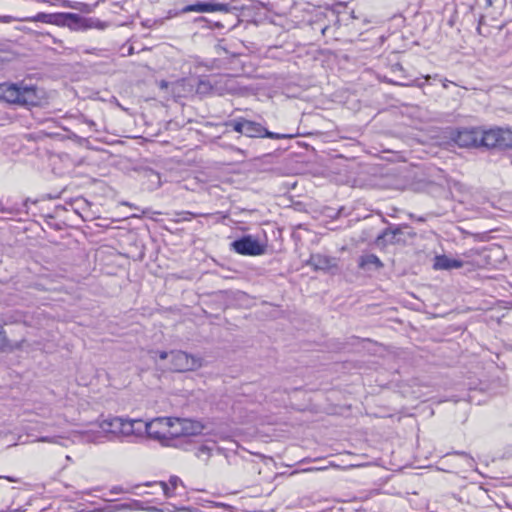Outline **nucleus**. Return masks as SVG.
Masks as SVG:
<instances>
[{
  "mask_svg": "<svg viewBox=\"0 0 512 512\" xmlns=\"http://www.w3.org/2000/svg\"><path fill=\"white\" fill-rule=\"evenodd\" d=\"M231 250L240 255L246 256H259L265 253L266 245L260 243L251 235H245L239 239L234 240L230 244Z\"/></svg>",
  "mask_w": 512,
  "mask_h": 512,
  "instance_id": "6e6552de",
  "label": "nucleus"
},
{
  "mask_svg": "<svg viewBox=\"0 0 512 512\" xmlns=\"http://www.w3.org/2000/svg\"><path fill=\"white\" fill-rule=\"evenodd\" d=\"M181 421H182L183 436L198 435L204 429V425L199 421L187 419V418H181Z\"/></svg>",
  "mask_w": 512,
  "mask_h": 512,
  "instance_id": "2eb2a0df",
  "label": "nucleus"
},
{
  "mask_svg": "<svg viewBox=\"0 0 512 512\" xmlns=\"http://www.w3.org/2000/svg\"><path fill=\"white\" fill-rule=\"evenodd\" d=\"M452 140L464 148L479 147L480 128L464 127L457 129L452 133Z\"/></svg>",
  "mask_w": 512,
  "mask_h": 512,
  "instance_id": "1a4fd4ad",
  "label": "nucleus"
},
{
  "mask_svg": "<svg viewBox=\"0 0 512 512\" xmlns=\"http://www.w3.org/2000/svg\"><path fill=\"white\" fill-rule=\"evenodd\" d=\"M332 259L321 254H312L308 260V265L314 270H327L331 267Z\"/></svg>",
  "mask_w": 512,
  "mask_h": 512,
  "instance_id": "f3484780",
  "label": "nucleus"
},
{
  "mask_svg": "<svg viewBox=\"0 0 512 512\" xmlns=\"http://www.w3.org/2000/svg\"><path fill=\"white\" fill-rule=\"evenodd\" d=\"M0 99L23 106H38L45 99V92L34 85L20 83L0 84Z\"/></svg>",
  "mask_w": 512,
  "mask_h": 512,
  "instance_id": "f03ea898",
  "label": "nucleus"
},
{
  "mask_svg": "<svg viewBox=\"0 0 512 512\" xmlns=\"http://www.w3.org/2000/svg\"><path fill=\"white\" fill-rule=\"evenodd\" d=\"M384 264L375 254H364L359 257L358 267L365 271L380 270Z\"/></svg>",
  "mask_w": 512,
  "mask_h": 512,
  "instance_id": "ddd939ff",
  "label": "nucleus"
},
{
  "mask_svg": "<svg viewBox=\"0 0 512 512\" xmlns=\"http://www.w3.org/2000/svg\"><path fill=\"white\" fill-rule=\"evenodd\" d=\"M20 19H23V17H14L11 15H0V23H11V22H15V21L23 22Z\"/></svg>",
  "mask_w": 512,
  "mask_h": 512,
  "instance_id": "5701e85b",
  "label": "nucleus"
},
{
  "mask_svg": "<svg viewBox=\"0 0 512 512\" xmlns=\"http://www.w3.org/2000/svg\"><path fill=\"white\" fill-rule=\"evenodd\" d=\"M401 234V228L394 226L388 227L381 234L376 237L375 243L377 246H386L388 244L396 243L395 237Z\"/></svg>",
  "mask_w": 512,
  "mask_h": 512,
  "instance_id": "4468645a",
  "label": "nucleus"
},
{
  "mask_svg": "<svg viewBox=\"0 0 512 512\" xmlns=\"http://www.w3.org/2000/svg\"><path fill=\"white\" fill-rule=\"evenodd\" d=\"M119 491H120V489L118 490V488H114V489L112 490V492H113V493H118Z\"/></svg>",
  "mask_w": 512,
  "mask_h": 512,
  "instance_id": "473e14b6",
  "label": "nucleus"
},
{
  "mask_svg": "<svg viewBox=\"0 0 512 512\" xmlns=\"http://www.w3.org/2000/svg\"><path fill=\"white\" fill-rule=\"evenodd\" d=\"M263 137H267V138H270V139H284V138H287V137H289V136H288V135H285V134H280V133L270 132L269 130H267V129L265 128V131H264Z\"/></svg>",
  "mask_w": 512,
  "mask_h": 512,
  "instance_id": "412c9836",
  "label": "nucleus"
},
{
  "mask_svg": "<svg viewBox=\"0 0 512 512\" xmlns=\"http://www.w3.org/2000/svg\"><path fill=\"white\" fill-rule=\"evenodd\" d=\"M183 214L193 216V214L191 212H184Z\"/></svg>",
  "mask_w": 512,
  "mask_h": 512,
  "instance_id": "72a5a7b5",
  "label": "nucleus"
},
{
  "mask_svg": "<svg viewBox=\"0 0 512 512\" xmlns=\"http://www.w3.org/2000/svg\"><path fill=\"white\" fill-rule=\"evenodd\" d=\"M24 22H42L47 24H54L58 26H72L77 25L82 17L74 13H44L40 12L35 16L23 17Z\"/></svg>",
  "mask_w": 512,
  "mask_h": 512,
  "instance_id": "39448f33",
  "label": "nucleus"
},
{
  "mask_svg": "<svg viewBox=\"0 0 512 512\" xmlns=\"http://www.w3.org/2000/svg\"><path fill=\"white\" fill-rule=\"evenodd\" d=\"M211 455V448L206 445H201L196 452V456L202 460H208Z\"/></svg>",
  "mask_w": 512,
  "mask_h": 512,
  "instance_id": "aec40b11",
  "label": "nucleus"
},
{
  "mask_svg": "<svg viewBox=\"0 0 512 512\" xmlns=\"http://www.w3.org/2000/svg\"><path fill=\"white\" fill-rule=\"evenodd\" d=\"M229 126H231L235 132L250 138L263 137L265 131V127L260 123L244 118L232 120Z\"/></svg>",
  "mask_w": 512,
  "mask_h": 512,
  "instance_id": "9d476101",
  "label": "nucleus"
},
{
  "mask_svg": "<svg viewBox=\"0 0 512 512\" xmlns=\"http://www.w3.org/2000/svg\"><path fill=\"white\" fill-rule=\"evenodd\" d=\"M166 441L183 436L182 421L181 418L169 417V423H167Z\"/></svg>",
  "mask_w": 512,
  "mask_h": 512,
  "instance_id": "dca6fc26",
  "label": "nucleus"
},
{
  "mask_svg": "<svg viewBox=\"0 0 512 512\" xmlns=\"http://www.w3.org/2000/svg\"><path fill=\"white\" fill-rule=\"evenodd\" d=\"M155 353L158 355V357H159L161 360H165V359H167L168 357H170V352L168 353V352H166V351H157V352H155Z\"/></svg>",
  "mask_w": 512,
  "mask_h": 512,
  "instance_id": "b1692460",
  "label": "nucleus"
},
{
  "mask_svg": "<svg viewBox=\"0 0 512 512\" xmlns=\"http://www.w3.org/2000/svg\"><path fill=\"white\" fill-rule=\"evenodd\" d=\"M162 490L166 497H173L175 495V490L179 484H182V481L177 476H171L169 482H160Z\"/></svg>",
  "mask_w": 512,
  "mask_h": 512,
  "instance_id": "a211bd4d",
  "label": "nucleus"
},
{
  "mask_svg": "<svg viewBox=\"0 0 512 512\" xmlns=\"http://www.w3.org/2000/svg\"><path fill=\"white\" fill-rule=\"evenodd\" d=\"M137 429L141 430L142 437L147 435L153 440H157L161 443L166 441L167 423H169V417H157L151 421L144 422L142 419H137Z\"/></svg>",
  "mask_w": 512,
  "mask_h": 512,
  "instance_id": "423d86ee",
  "label": "nucleus"
},
{
  "mask_svg": "<svg viewBox=\"0 0 512 512\" xmlns=\"http://www.w3.org/2000/svg\"><path fill=\"white\" fill-rule=\"evenodd\" d=\"M196 92L201 95H242L244 88L240 85L237 77L229 74H221L210 75L199 79Z\"/></svg>",
  "mask_w": 512,
  "mask_h": 512,
  "instance_id": "7ed1b4c3",
  "label": "nucleus"
},
{
  "mask_svg": "<svg viewBox=\"0 0 512 512\" xmlns=\"http://www.w3.org/2000/svg\"><path fill=\"white\" fill-rule=\"evenodd\" d=\"M479 147L511 149L512 130L503 128L483 130L480 128Z\"/></svg>",
  "mask_w": 512,
  "mask_h": 512,
  "instance_id": "20e7f679",
  "label": "nucleus"
},
{
  "mask_svg": "<svg viewBox=\"0 0 512 512\" xmlns=\"http://www.w3.org/2000/svg\"><path fill=\"white\" fill-rule=\"evenodd\" d=\"M183 12H227L228 4L225 3H215V2H198L196 4L187 5L182 9Z\"/></svg>",
  "mask_w": 512,
  "mask_h": 512,
  "instance_id": "9b49d317",
  "label": "nucleus"
},
{
  "mask_svg": "<svg viewBox=\"0 0 512 512\" xmlns=\"http://www.w3.org/2000/svg\"><path fill=\"white\" fill-rule=\"evenodd\" d=\"M171 369L175 372L195 371L203 366V358L182 350L170 352Z\"/></svg>",
  "mask_w": 512,
  "mask_h": 512,
  "instance_id": "0eeeda50",
  "label": "nucleus"
},
{
  "mask_svg": "<svg viewBox=\"0 0 512 512\" xmlns=\"http://www.w3.org/2000/svg\"><path fill=\"white\" fill-rule=\"evenodd\" d=\"M439 77L438 74H435L434 76H431V75H426L424 78L426 81H428L429 79L433 78V79H437Z\"/></svg>",
  "mask_w": 512,
  "mask_h": 512,
  "instance_id": "cd10ccee",
  "label": "nucleus"
},
{
  "mask_svg": "<svg viewBox=\"0 0 512 512\" xmlns=\"http://www.w3.org/2000/svg\"><path fill=\"white\" fill-rule=\"evenodd\" d=\"M324 468H316V467H313V468H309L307 469L306 471H319V470H323Z\"/></svg>",
  "mask_w": 512,
  "mask_h": 512,
  "instance_id": "2f4dec72",
  "label": "nucleus"
},
{
  "mask_svg": "<svg viewBox=\"0 0 512 512\" xmlns=\"http://www.w3.org/2000/svg\"><path fill=\"white\" fill-rule=\"evenodd\" d=\"M464 266L463 261L452 259L446 255H437L434 258L433 268L435 270L459 269Z\"/></svg>",
  "mask_w": 512,
  "mask_h": 512,
  "instance_id": "f8f14e48",
  "label": "nucleus"
},
{
  "mask_svg": "<svg viewBox=\"0 0 512 512\" xmlns=\"http://www.w3.org/2000/svg\"><path fill=\"white\" fill-rule=\"evenodd\" d=\"M13 347L10 344L9 339L7 338L5 332L3 330H0V351L6 352V351H12Z\"/></svg>",
  "mask_w": 512,
  "mask_h": 512,
  "instance_id": "6ab92c4d",
  "label": "nucleus"
},
{
  "mask_svg": "<svg viewBox=\"0 0 512 512\" xmlns=\"http://www.w3.org/2000/svg\"><path fill=\"white\" fill-rule=\"evenodd\" d=\"M137 419L123 417H110L101 421L97 429L79 433L81 441L85 443L100 444L105 441H114L131 436L139 437L141 430L137 429Z\"/></svg>",
  "mask_w": 512,
  "mask_h": 512,
  "instance_id": "f257e3e1",
  "label": "nucleus"
},
{
  "mask_svg": "<svg viewBox=\"0 0 512 512\" xmlns=\"http://www.w3.org/2000/svg\"><path fill=\"white\" fill-rule=\"evenodd\" d=\"M60 439H62V437H60V436H52V437L43 436V437H39L36 441L60 444Z\"/></svg>",
  "mask_w": 512,
  "mask_h": 512,
  "instance_id": "4be33fe9",
  "label": "nucleus"
},
{
  "mask_svg": "<svg viewBox=\"0 0 512 512\" xmlns=\"http://www.w3.org/2000/svg\"><path fill=\"white\" fill-rule=\"evenodd\" d=\"M29 201H30L29 199H26V200L23 202V208H24V210H25L26 212H27V206H28V202H29Z\"/></svg>",
  "mask_w": 512,
  "mask_h": 512,
  "instance_id": "c756f323",
  "label": "nucleus"
},
{
  "mask_svg": "<svg viewBox=\"0 0 512 512\" xmlns=\"http://www.w3.org/2000/svg\"><path fill=\"white\" fill-rule=\"evenodd\" d=\"M392 83V81H389ZM393 84L400 85V86H409L410 84L400 83V82H393Z\"/></svg>",
  "mask_w": 512,
  "mask_h": 512,
  "instance_id": "7c9ffc66",
  "label": "nucleus"
},
{
  "mask_svg": "<svg viewBox=\"0 0 512 512\" xmlns=\"http://www.w3.org/2000/svg\"><path fill=\"white\" fill-rule=\"evenodd\" d=\"M159 86L160 88L164 89V88H167L168 87V82L165 81V80H162L160 83H159Z\"/></svg>",
  "mask_w": 512,
  "mask_h": 512,
  "instance_id": "bb28decb",
  "label": "nucleus"
},
{
  "mask_svg": "<svg viewBox=\"0 0 512 512\" xmlns=\"http://www.w3.org/2000/svg\"><path fill=\"white\" fill-rule=\"evenodd\" d=\"M85 123H87L89 125V127L93 128L95 127V122L93 120H85Z\"/></svg>",
  "mask_w": 512,
  "mask_h": 512,
  "instance_id": "c85d7f7f",
  "label": "nucleus"
},
{
  "mask_svg": "<svg viewBox=\"0 0 512 512\" xmlns=\"http://www.w3.org/2000/svg\"><path fill=\"white\" fill-rule=\"evenodd\" d=\"M450 83H452V82H451V81H449L448 79H443V80H442V85H443V87H444L445 89H446V88H448V85H449Z\"/></svg>",
  "mask_w": 512,
  "mask_h": 512,
  "instance_id": "a878e982",
  "label": "nucleus"
},
{
  "mask_svg": "<svg viewBox=\"0 0 512 512\" xmlns=\"http://www.w3.org/2000/svg\"><path fill=\"white\" fill-rule=\"evenodd\" d=\"M0 479H6L10 482H19V479L18 478H15V477H12V476H5V475H0Z\"/></svg>",
  "mask_w": 512,
  "mask_h": 512,
  "instance_id": "393cba45",
  "label": "nucleus"
}]
</instances>
